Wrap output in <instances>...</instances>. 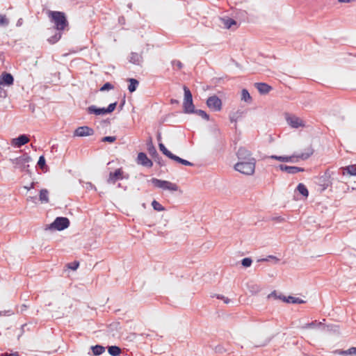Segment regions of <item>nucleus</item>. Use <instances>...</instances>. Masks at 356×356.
<instances>
[{"mask_svg":"<svg viewBox=\"0 0 356 356\" xmlns=\"http://www.w3.org/2000/svg\"><path fill=\"white\" fill-rule=\"evenodd\" d=\"M243 114V111H237L236 112L230 114L229 120L232 122L236 123L239 118H242Z\"/></svg>","mask_w":356,"mask_h":356,"instance_id":"obj_34","label":"nucleus"},{"mask_svg":"<svg viewBox=\"0 0 356 356\" xmlns=\"http://www.w3.org/2000/svg\"><path fill=\"white\" fill-rule=\"evenodd\" d=\"M108 352L111 356H119L122 353V349L117 346H111L108 347Z\"/></svg>","mask_w":356,"mask_h":356,"instance_id":"obj_28","label":"nucleus"},{"mask_svg":"<svg viewBox=\"0 0 356 356\" xmlns=\"http://www.w3.org/2000/svg\"><path fill=\"white\" fill-rule=\"evenodd\" d=\"M184 98L183 102V112L186 114H191L195 109L193 101V95L190 89L184 86Z\"/></svg>","mask_w":356,"mask_h":356,"instance_id":"obj_4","label":"nucleus"},{"mask_svg":"<svg viewBox=\"0 0 356 356\" xmlns=\"http://www.w3.org/2000/svg\"><path fill=\"white\" fill-rule=\"evenodd\" d=\"M114 88V86L109 83V82H107L106 83H104L99 89L100 91L102 92H104V91H106V90H113Z\"/></svg>","mask_w":356,"mask_h":356,"instance_id":"obj_42","label":"nucleus"},{"mask_svg":"<svg viewBox=\"0 0 356 356\" xmlns=\"http://www.w3.org/2000/svg\"><path fill=\"white\" fill-rule=\"evenodd\" d=\"M279 168L282 171H285L287 173L292 175L305 171V169L303 168L297 166H289L284 164H280L279 165Z\"/></svg>","mask_w":356,"mask_h":356,"instance_id":"obj_17","label":"nucleus"},{"mask_svg":"<svg viewBox=\"0 0 356 356\" xmlns=\"http://www.w3.org/2000/svg\"><path fill=\"white\" fill-rule=\"evenodd\" d=\"M67 267L73 270H75L78 268L79 266V263L78 261H74V262H71V263H68L67 264Z\"/></svg>","mask_w":356,"mask_h":356,"instance_id":"obj_47","label":"nucleus"},{"mask_svg":"<svg viewBox=\"0 0 356 356\" xmlns=\"http://www.w3.org/2000/svg\"><path fill=\"white\" fill-rule=\"evenodd\" d=\"M10 356H19V353L17 352L10 353Z\"/></svg>","mask_w":356,"mask_h":356,"instance_id":"obj_55","label":"nucleus"},{"mask_svg":"<svg viewBox=\"0 0 356 356\" xmlns=\"http://www.w3.org/2000/svg\"><path fill=\"white\" fill-rule=\"evenodd\" d=\"M11 314H13L11 311L8 310V311H4V312H0V316L1 315H10Z\"/></svg>","mask_w":356,"mask_h":356,"instance_id":"obj_52","label":"nucleus"},{"mask_svg":"<svg viewBox=\"0 0 356 356\" xmlns=\"http://www.w3.org/2000/svg\"><path fill=\"white\" fill-rule=\"evenodd\" d=\"M37 165L39 168H40L44 172H47L48 170V166L46 164V160L43 155L39 157L38 161L37 163Z\"/></svg>","mask_w":356,"mask_h":356,"instance_id":"obj_30","label":"nucleus"},{"mask_svg":"<svg viewBox=\"0 0 356 356\" xmlns=\"http://www.w3.org/2000/svg\"><path fill=\"white\" fill-rule=\"evenodd\" d=\"M254 86L262 95L268 94L272 90V87L266 83H255Z\"/></svg>","mask_w":356,"mask_h":356,"instance_id":"obj_20","label":"nucleus"},{"mask_svg":"<svg viewBox=\"0 0 356 356\" xmlns=\"http://www.w3.org/2000/svg\"><path fill=\"white\" fill-rule=\"evenodd\" d=\"M137 163L147 168H151L153 165L152 160H150L144 152L138 153L137 156Z\"/></svg>","mask_w":356,"mask_h":356,"instance_id":"obj_14","label":"nucleus"},{"mask_svg":"<svg viewBox=\"0 0 356 356\" xmlns=\"http://www.w3.org/2000/svg\"><path fill=\"white\" fill-rule=\"evenodd\" d=\"M314 153V150L312 147H309L306 152L302 153L299 155H292V156H276L272 155L270 156V159L277 160L281 162H295L297 161L298 159H300L302 160H306L309 157H310Z\"/></svg>","mask_w":356,"mask_h":356,"instance_id":"obj_2","label":"nucleus"},{"mask_svg":"<svg viewBox=\"0 0 356 356\" xmlns=\"http://www.w3.org/2000/svg\"><path fill=\"white\" fill-rule=\"evenodd\" d=\"M236 156L238 161H250L255 159L252 156L251 152L248 149L245 147H240L236 152Z\"/></svg>","mask_w":356,"mask_h":356,"instance_id":"obj_10","label":"nucleus"},{"mask_svg":"<svg viewBox=\"0 0 356 356\" xmlns=\"http://www.w3.org/2000/svg\"><path fill=\"white\" fill-rule=\"evenodd\" d=\"M171 159L179 163H181L184 165H187V166H193L194 165V164L193 163H191L187 160H185L184 159H181L175 154L173 155V156L172 157Z\"/></svg>","mask_w":356,"mask_h":356,"instance_id":"obj_31","label":"nucleus"},{"mask_svg":"<svg viewBox=\"0 0 356 356\" xmlns=\"http://www.w3.org/2000/svg\"><path fill=\"white\" fill-rule=\"evenodd\" d=\"M21 20L22 19H19L17 23V25L19 26V24H21Z\"/></svg>","mask_w":356,"mask_h":356,"instance_id":"obj_62","label":"nucleus"},{"mask_svg":"<svg viewBox=\"0 0 356 356\" xmlns=\"http://www.w3.org/2000/svg\"><path fill=\"white\" fill-rule=\"evenodd\" d=\"M286 120L292 128L298 129L305 126L303 120L296 115H286Z\"/></svg>","mask_w":356,"mask_h":356,"instance_id":"obj_11","label":"nucleus"},{"mask_svg":"<svg viewBox=\"0 0 356 356\" xmlns=\"http://www.w3.org/2000/svg\"><path fill=\"white\" fill-rule=\"evenodd\" d=\"M1 356H10V353H5L1 355Z\"/></svg>","mask_w":356,"mask_h":356,"instance_id":"obj_57","label":"nucleus"},{"mask_svg":"<svg viewBox=\"0 0 356 356\" xmlns=\"http://www.w3.org/2000/svg\"><path fill=\"white\" fill-rule=\"evenodd\" d=\"M127 81L129 82V85L128 86L129 91L132 93L136 91V88L139 85V81L134 78L127 79Z\"/></svg>","mask_w":356,"mask_h":356,"instance_id":"obj_24","label":"nucleus"},{"mask_svg":"<svg viewBox=\"0 0 356 356\" xmlns=\"http://www.w3.org/2000/svg\"><path fill=\"white\" fill-rule=\"evenodd\" d=\"M116 136H104L102 138V142L113 143L116 140Z\"/></svg>","mask_w":356,"mask_h":356,"instance_id":"obj_46","label":"nucleus"},{"mask_svg":"<svg viewBox=\"0 0 356 356\" xmlns=\"http://www.w3.org/2000/svg\"><path fill=\"white\" fill-rule=\"evenodd\" d=\"M207 106L213 111H220L222 109V101L216 95L209 97L207 100Z\"/></svg>","mask_w":356,"mask_h":356,"instance_id":"obj_9","label":"nucleus"},{"mask_svg":"<svg viewBox=\"0 0 356 356\" xmlns=\"http://www.w3.org/2000/svg\"><path fill=\"white\" fill-rule=\"evenodd\" d=\"M91 350L94 355H100L105 351V348L102 345H95L91 346Z\"/></svg>","mask_w":356,"mask_h":356,"instance_id":"obj_32","label":"nucleus"},{"mask_svg":"<svg viewBox=\"0 0 356 356\" xmlns=\"http://www.w3.org/2000/svg\"><path fill=\"white\" fill-rule=\"evenodd\" d=\"M87 111L89 114H95L96 115H105L107 113L105 108H97L95 105L88 107Z\"/></svg>","mask_w":356,"mask_h":356,"instance_id":"obj_21","label":"nucleus"},{"mask_svg":"<svg viewBox=\"0 0 356 356\" xmlns=\"http://www.w3.org/2000/svg\"><path fill=\"white\" fill-rule=\"evenodd\" d=\"M256 159L250 161H238L234 165V169L245 175H252L254 173Z\"/></svg>","mask_w":356,"mask_h":356,"instance_id":"obj_3","label":"nucleus"},{"mask_svg":"<svg viewBox=\"0 0 356 356\" xmlns=\"http://www.w3.org/2000/svg\"><path fill=\"white\" fill-rule=\"evenodd\" d=\"M192 113L196 114L206 120H209V115L203 110L195 109Z\"/></svg>","mask_w":356,"mask_h":356,"instance_id":"obj_37","label":"nucleus"},{"mask_svg":"<svg viewBox=\"0 0 356 356\" xmlns=\"http://www.w3.org/2000/svg\"><path fill=\"white\" fill-rule=\"evenodd\" d=\"M216 298L220 300H222L225 303H229L230 302V300L222 295H216Z\"/></svg>","mask_w":356,"mask_h":356,"instance_id":"obj_50","label":"nucleus"},{"mask_svg":"<svg viewBox=\"0 0 356 356\" xmlns=\"http://www.w3.org/2000/svg\"><path fill=\"white\" fill-rule=\"evenodd\" d=\"M29 198H30L31 200L34 201V200L36 199V197H29Z\"/></svg>","mask_w":356,"mask_h":356,"instance_id":"obj_61","label":"nucleus"},{"mask_svg":"<svg viewBox=\"0 0 356 356\" xmlns=\"http://www.w3.org/2000/svg\"><path fill=\"white\" fill-rule=\"evenodd\" d=\"M298 192L304 197H307L309 195V191L305 184L300 183L297 186Z\"/></svg>","mask_w":356,"mask_h":356,"instance_id":"obj_35","label":"nucleus"},{"mask_svg":"<svg viewBox=\"0 0 356 356\" xmlns=\"http://www.w3.org/2000/svg\"><path fill=\"white\" fill-rule=\"evenodd\" d=\"M276 220L281 222V221L284 220V218L280 216V217L276 218Z\"/></svg>","mask_w":356,"mask_h":356,"instance_id":"obj_56","label":"nucleus"},{"mask_svg":"<svg viewBox=\"0 0 356 356\" xmlns=\"http://www.w3.org/2000/svg\"><path fill=\"white\" fill-rule=\"evenodd\" d=\"M333 353L335 355H339L343 356L356 355V347H351L346 350L337 349L334 350Z\"/></svg>","mask_w":356,"mask_h":356,"instance_id":"obj_22","label":"nucleus"},{"mask_svg":"<svg viewBox=\"0 0 356 356\" xmlns=\"http://www.w3.org/2000/svg\"><path fill=\"white\" fill-rule=\"evenodd\" d=\"M9 24V19L5 15L0 14V26H7Z\"/></svg>","mask_w":356,"mask_h":356,"instance_id":"obj_41","label":"nucleus"},{"mask_svg":"<svg viewBox=\"0 0 356 356\" xmlns=\"http://www.w3.org/2000/svg\"><path fill=\"white\" fill-rule=\"evenodd\" d=\"M284 296H277V293L275 291H273L271 293H270L268 296V298H270L271 297H274L275 298H279L280 299V297L282 298Z\"/></svg>","mask_w":356,"mask_h":356,"instance_id":"obj_51","label":"nucleus"},{"mask_svg":"<svg viewBox=\"0 0 356 356\" xmlns=\"http://www.w3.org/2000/svg\"><path fill=\"white\" fill-rule=\"evenodd\" d=\"M159 147L160 151L165 156H166L167 157H168L170 159H172V157L173 156L174 154L170 151H169L163 143H159Z\"/></svg>","mask_w":356,"mask_h":356,"instance_id":"obj_33","label":"nucleus"},{"mask_svg":"<svg viewBox=\"0 0 356 356\" xmlns=\"http://www.w3.org/2000/svg\"><path fill=\"white\" fill-rule=\"evenodd\" d=\"M339 174L345 175L348 174L350 176L356 175V165H350L346 167H342L339 170Z\"/></svg>","mask_w":356,"mask_h":356,"instance_id":"obj_18","label":"nucleus"},{"mask_svg":"<svg viewBox=\"0 0 356 356\" xmlns=\"http://www.w3.org/2000/svg\"><path fill=\"white\" fill-rule=\"evenodd\" d=\"M47 15L51 22L54 24V28L57 31H64L68 26L69 23L65 13L49 10Z\"/></svg>","mask_w":356,"mask_h":356,"instance_id":"obj_1","label":"nucleus"},{"mask_svg":"<svg viewBox=\"0 0 356 356\" xmlns=\"http://www.w3.org/2000/svg\"><path fill=\"white\" fill-rule=\"evenodd\" d=\"M118 187H119V188L122 187L121 184H118Z\"/></svg>","mask_w":356,"mask_h":356,"instance_id":"obj_63","label":"nucleus"},{"mask_svg":"<svg viewBox=\"0 0 356 356\" xmlns=\"http://www.w3.org/2000/svg\"><path fill=\"white\" fill-rule=\"evenodd\" d=\"M70 220L66 217H57L54 221L51 223L46 229L63 230L70 226Z\"/></svg>","mask_w":356,"mask_h":356,"instance_id":"obj_6","label":"nucleus"},{"mask_svg":"<svg viewBox=\"0 0 356 356\" xmlns=\"http://www.w3.org/2000/svg\"><path fill=\"white\" fill-rule=\"evenodd\" d=\"M317 184L321 187V192L324 191L332 184L331 181V172L327 169L323 175L316 178Z\"/></svg>","mask_w":356,"mask_h":356,"instance_id":"obj_7","label":"nucleus"},{"mask_svg":"<svg viewBox=\"0 0 356 356\" xmlns=\"http://www.w3.org/2000/svg\"><path fill=\"white\" fill-rule=\"evenodd\" d=\"M321 325V323H317L316 321H313L312 323H307L305 326H304V328H314V327H316V325Z\"/></svg>","mask_w":356,"mask_h":356,"instance_id":"obj_48","label":"nucleus"},{"mask_svg":"<svg viewBox=\"0 0 356 356\" xmlns=\"http://www.w3.org/2000/svg\"><path fill=\"white\" fill-rule=\"evenodd\" d=\"M117 104H118L117 102L110 104L107 108H105L106 113H112L115 109Z\"/></svg>","mask_w":356,"mask_h":356,"instance_id":"obj_45","label":"nucleus"},{"mask_svg":"<svg viewBox=\"0 0 356 356\" xmlns=\"http://www.w3.org/2000/svg\"><path fill=\"white\" fill-rule=\"evenodd\" d=\"M220 21L222 22V24H223L224 27L227 29H236L238 27L237 22L232 18L228 17H222L220 18Z\"/></svg>","mask_w":356,"mask_h":356,"instance_id":"obj_16","label":"nucleus"},{"mask_svg":"<svg viewBox=\"0 0 356 356\" xmlns=\"http://www.w3.org/2000/svg\"><path fill=\"white\" fill-rule=\"evenodd\" d=\"M123 174L124 172L122 168H118L114 172H111L107 179V183L114 184L118 180L123 179L124 178Z\"/></svg>","mask_w":356,"mask_h":356,"instance_id":"obj_12","label":"nucleus"},{"mask_svg":"<svg viewBox=\"0 0 356 356\" xmlns=\"http://www.w3.org/2000/svg\"><path fill=\"white\" fill-rule=\"evenodd\" d=\"M129 61L136 65H140L143 61V56L138 53L132 52Z\"/></svg>","mask_w":356,"mask_h":356,"instance_id":"obj_25","label":"nucleus"},{"mask_svg":"<svg viewBox=\"0 0 356 356\" xmlns=\"http://www.w3.org/2000/svg\"><path fill=\"white\" fill-rule=\"evenodd\" d=\"M10 161L13 164L15 168L19 169L21 171L29 172V163L31 161V158L27 154H24L23 155L15 159H10Z\"/></svg>","mask_w":356,"mask_h":356,"instance_id":"obj_5","label":"nucleus"},{"mask_svg":"<svg viewBox=\"0 0 356 356\" xmlns=\"http://www.w3.org/2000/svg\"><path fill=\"white\" fill-rule=\"evenodd\" d=\"M151 182L155 187L159 188H163V185L165 184V180L159 179L157 178H152Z\"/></svg>","mask_w":356,"mask_h":356,"instance_id":"obj_38","label":"nucleus"},{"mask_svg":"<svg viewBox=\"0 0 356 356\" xmlns=\"http://www.w3.org/2000/svg\"><path fill=\"white\" fill-rule=\"evenodd\" d=\"M14 78L10 73L4 72L1 75L0 84L5 86H10L13 83Z\"/></svg>","mask_w":356,"mask_h":356,"instance_id":"obj_19","label":"nucleus"},{"mask_svg":"<svg viewBox=\"0 0 356 356\" xmlns=\"http://www.w3.org/2000/svg\"><path fill=\"white\" fill-rule=\"evenodd\" d=\"M124 104H125V100L123 99V101L120 103V106H119L120 109H122V107L124 105Z\"/></svg>","mask_w":356,"mask_h":356,"instance_id":"obj_54","label":"nucleus"},{"mask_svg":"<svg viewBox=\"0 0 356 356\" xmlns=\"http://www.w3.org/2000/svg\"><path fill=\"white\" fill-rule=\"evenodd\" d=\"M29 142V138L26 134H21L17 138H13L11 144L17 147H21Z\"/></svg>","mask_w":356,"mask_h":356,"instance_id":"obj_15","label":"nucleus"},{"mask_svg":"<svg viewBox=\"0 0 356 356\" xmlns=\"http://www.w3.org/2000/svg\"><path fill=\"white\" fill-rule=\"evenodd\" d=\"M147 150L149 154L152 157V159L159 166L162 167L165 165V161L163 160L162 157L159 154L155 147L154 146L151 137H149V141L147 143Z\"/></svg>","mask_w":356,"mask_h":356,"instance_id":"obj_8","label":"nucleus"},{"mask_svg":"<svg viewBox=\"0 0 356 356\" xmlns=\"http://www.w3.org/2000/svg\"><path fill=\"white\" fill-rule=\"evenodd\" d=\"M152 206L153 209L157 211H163L165 210V207H163L159 202H157L155 200L152 201Z\"/></svg>","mask_w":356,"mask_h":356,"instance_id":"obj_40","label":"nucleus"},{"mask_svg":"<svg viewBox=\"0 0 356 356\" xmlns=\"http://www.w3.org/2000/svg\"><path fill=\"white\" fill-rule=\"evenodd\" d=\"M269 259H275V262L279 261V259H277L276 257L272 256V255L268 256L267 258L259 259L258 261H267L269 260Z\"/></svg>","mask_w":356,"mask_h":356,"instance_id":"obj_49","label":"nucleus"},{"mask_svg":"<svg viewBox=\"0 0 356 356\" xmlns=\"http://www.w3.org/2000/svg\"><path fill=\"white\" fill-rule=\"evenodd\" d=\"M280 299L282 300L284 302H288V303H293V304H302L305 303V301L299 298H296L293 296H283L282 298L280 297Z\"/></svg>","mask_w":356,"mask_h":356,"instance_id":"obj_23","label":"nucleus"},{"mask_svg":"<svg viewBox=\"0 0 356 356\" xmlns=\"http://www.w3.org/2000/svg\"><path fill=\"white\" fill-rule=\"evenodd\" d=\"M248 288L252 294L258 293L261 289L259 285L253 283L248 284Z\"/></svg>","mask_w":356,"mask_h":356,"instance_id":"obj_39","label":"nucleus"},{"mask_svg":"<svg viewBox=\"0 0 356 356\" xmlns=\"http://www.w3.org/2000/svg\"><path fill=\"white\" fill-rule=\"evenodd\" d=\"M252 263V260L251 258L245 257L241 260V264L243 266L247 268L250 267Z\"/></svg>","mask_w":356,"mask_h":356,"instance_id":"obj_43","label":"nucleus"},{"mask_svg":"<svg viewBox=\"0 0 356 356\" xmlns=\"http://www.w3.org/2000/svg\"><path fill=\"white\" fill-rule=\"evenodd\" d=\"M161 138V134H158L157 135V140L159 141Z\"/></svg>","mask_w":356,"mask_h":356,"instance_id":"obj_58","label":"nucleus"},{"mask_svg":"<svg viewBox=\"0 0 356 356\" xmlns=\"http://www.w3.org/2000/svg\"><path fill=\"white\" fill-rule=\"evenodd\" d=\"M241 99L247 103H250L252 102V97L246 89H243L241 92Z\"/></svg>","mask_w":356,"mask_h":356,"instance_id":"obj_36","label":"nucleus"},{"mask_svg":"<svg viewBox=\"0 0 356 356\" xmlns=\"http://www.w3.org/2000/svg\"><path fill=\"white\" fill-rule=\"evenodd\" d=\"M170 103H171L172 104H179V100H177V99H172L170 100Z\"/></svg>","mask_w":356,"mask_h":356,"instance_id":"obj_53","label":"nucleus"},{"mask_svg":"<svg viewBox=\"0 0 356 356\" xmlns=\"http://www.w3.org/2000/svg\"><path fill=\"white\" fill-rule=\"evenodd\" d=\"M172 65L173 67H176L177 70H180L183 67V64L181 61L177 60H173L172 61Z\"/></svg>","mask_w":356,"mask_h":356,"instance_id":"obj_44","label":"nucleus"},{"mask_svg":"<svg viewBox=\"0 0 356 356\" xmlns=\"http://www.w3.org/2000/svg\"><path fill=\"white\" fill-rule=\"evenodd\" d=\"M165 184L163 185V187L162 188L163 190H168L170 191H177L179 190V186H177V184L175 183H172L169 181L165 180Z\"/></svg>","mask_w":356,"mask_h":356,"instance_id":"obj_26","label":"nucleus"},{"mask_svg":"<svg viewBox=\"0 0 356 356\" xmlns=\"http://www.w3.org/2000/svg\"><path fill=\"white\" fill-rule=\"evenodd\" d=\"M63 31H57V32L54 35H52L51 37H50L49 38H48L47 41L51 44H54L55 43H56L58 41H59L62 37V33Z\"/></svg>","mask_w":356,"mask_h":356,"instance_id":"obj_29","label":"nucleus"},{"mask_svg":"<svg viewBox=\"0 0 356 356\" xmlns=\"http://www.w3.org/2000/svg\"><path fill=\"white\" fill-rule=\"evenodd\" d=\"M26 306L25 305H23L22 306V311H23L24 309H26Z\"/></svg>","mask_w":356,"mask_h":356,"instance_id":"obj_60","label":"nucleus"},{"mask_svg":"<svg viewBox=\"0 0 356 356\" xmlns=\"http://www.w3.org/2000/svg\"><path fill=\"white\" fill-rule=\"evenodd\" d=\"M39 200L42 203H48L49 202V191L47 189L40 190Z\"/></svg>","mask_w":356,"mask_h":356,"instance_id":"obj_27","label":"nucleus"},{"mask_svg":"<svg viewBox=\"0 0 356 356\" xmlns=\"http://www.w3.org/2000/svg\"><path fill=\"white\" fill-rule=\"evenodd\" d=\"M95 131L94 129L88 126H83L76 128L74 132V136L84 137L92 136Z\"/></svg>","mask_w":356,"mask_h":356,"instance_id":"obj_13","label":"nucleus"},{"mask_svg":"<svg viewBox=\"0 0 356 356\" xmlns=\"http://www.w3.org/2000/svg\"><path fill=\"white\" fill-rule=\"evenodd\" d=\"M34 188V183H31V186L29 188H27L28 189Z\"/></svg>","mask_w":356,"mask_h":356,"instance_id":"obj_59","label":"nucleus"}]
</instances>
